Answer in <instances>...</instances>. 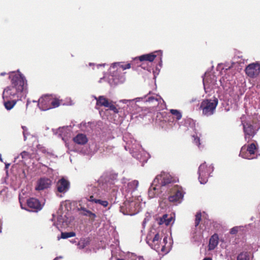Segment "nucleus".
Returning <instances> with one entry per match:
<instances>
[{
  "mask_svg": "<svg viewBox=\"0 0 260 260\" xmlns=\"http://www.w3.org/2000/svg\"><path fill=\"white\" fill-rule=\"evenodd\" d=\"M51 182V180L49 178H41L37 182L36 189L37 190H42L47 189L50 187Z\"/></svg>",
  "mask_w": 260,
  "mask_h": 260,
  "instance_id": "25",
  "label": "nucleus"
},
{
  "mask_svg": "<svg viewBox=\"0 0 260 260\" xmlns=\"http://www.w3.org/2000/svg\"><path fill=\"white\" fill-rule=\"evenodd\" d=\"M50 104H51V109L58 107L60 105L59 100L53 99L51 96Z\"/></svg>",
  "mask_w": 260,
  "mask_h": 260,
  "instance_id": "37",
  "label": "nucleus"
},
{
  "mask_svg": "<svg viewBox=\"0 0 260 260\" xmlns=\"http://www.w3.org/2000/svg\"><path fill=\"white\" fill-rule=\"evenodd\" d=\"M100 198H98L91 202L99 204L103 207H106L108 205V202L106 200H102Z\"/></svg>",
  "mask_w": 260,
  "mask_h": 260,
  "instance_id": "35",
  "label": "nucleus"
},
{
  "mask_svg": "<svg viewBox=\"0 0 260 260\" xmlns=\"http://www.w3.org/2000/svg\"><path fill=\"white\" fill-rule=\"evenodd\" d=\"M6 75V72H2V73L0 74V75H1V76H5V75Z\"/></svg>",
  "mask_w": 260,
  "mask_h": 260,
  "instance_id": "54",
  "label": "nucleus"
},
{
  "mask_svg": "<svg viewBox=\"0 0 260 260\" xmlns=\"http://www.w3.org/2000/svg\"><path fill=\"white\" fill-rule=\"evenodd\" d=\"M245 71L249 77L255 78L259 74L260 65L258 62L250 63L246 67Z\"/></svg>",
  "mask_w": 260,
  "mask_h": 260,
  "instance_id": "18",
  "label": "nucleus"
},
{
  "mask_svg": "<svg viewBox=\"0 0 260 260\" xmlns=\"http://www.w3.org/2000/svg\"><path fill=\"white\" fill-rule=\"evenodd\" d=\"M203 260H212V259L210 257H206L204 258Z\"/></svg>",
  "mask_w": 260,
  "mask_h": 260,
  "instance_id": "56",
  "label": "nucleus"
},
{
  "mask_svg": "<svg viewBox=\"0 0 260 260\" xmlns=\"http://www.w3.org/2000/svg\"><path fill=\"white\" fill-rule=\"evenodd\" d=\"M202 77L205 92L207 93L210 90L218 87L217 83V78L213 74L210 75L206 72Z\"/></svg>",
  "mask_w": 260,
  "mask_h": 260,
  "instance_id": "14",
  "label": "nucleus"
},
{
  "mask_svg": "<svg viewBox=\"0 0 260 260\" xmlns=\"http://www.w3.org/2000/svg\"><path fill=\"white\" fill-rule=\"evenodd\" d=\"M0 160L3 162V159H2V155L0 154Z\"/></svg>",
  "mask_w": 260,
  "mask_h": 260,
  "instance_id": "58",
  "label": "nucleus"
},
{
  "mask_svg": "<svg viewBox=\"0 0 260 260\" xmlns=\"http://www.w3.org/2000/svg\"><path fill=\"white\" fill-rule=\"evenodd\" d=\"M50 95H45L42 96L38 100V106L42 111H46L51 109L50 104Z\"/></svg>",
  "mask_w": 260,
  "mask_h": 260,
  "instance_id": "23",
  "label": "nucleus"
},
{
  "mask_svg": "<svg viewBox=\"0 0 260 260\" xmlns=\"http://www.w3.org/2000/svg\"><path fill=\"white\" fill-rule=\"evenodd\" d=\"M159 242L157 241L155 242H150L149 240H147L146 242L151 247V248L156 251H158L160 249Z\"/></svg>",
  "mask_w": 260,
  "mask_h": 260,
  "instance_id": "33",
  "label": "nucleus"
},
{
  "mask_svg": "<svg viewBox=\"0 0 260 260\" xmlns=\"http://www.w3.org/2000/svg\"><path fill=\"white\" fill-rule=\"evenodd\" d=\"M160 237L159 234H156L152 240V242H155L157 241H160Z\"/></svg>",
  "mask_w": 260,
  "mask_h": 260,
  "instance_id": "46",
  "label": "nucleus"
},
{
  "mask_svg": "<svg viewBox=\"0 0 260 260\" xmlns=\"http://www.w3.org/2000/svg\"><path fill=\"white\" fill-rule=\"evenodd\" d=\"M187 121L190 123V124H192V125H193L194 124V121L192 119H188L187 120Z\"/></svg>",
  "mask_w": 260,
  "mask_h": 260,
  "instance_id": "51",
  "label": "nucleus"
},
{
  "mask_svg": "<svg viewBox=\"0 0 260 260\" xmlns=\"http://www.w3.org/2000/svg\"><path fill=\"white\" fill-rule=\"evenodd\" d=\"M126 180L125 178H123L121 180L122 183L124 184L125 191L127 192L125 197L127 199H130L139 197L137 194L139 181L137 180H134L126 183Z\"/></svg>",
  "mask_w": 260,
  "mask_h": 260,
  "instance_id": "12",
  "label": "nucleus"
},
{
  "mask_svg": "<svg viewBox=\"0 0 260 260\" xmlns=\"http://www.w3.org/2000/svg\"><path fill=\"white\" fill-rule=\"evenodd\" d=\"M27 207L30 209L29 210L31 212H37L42 209V206L39 200L30 198L27 200Z\"/></svg>",
  "mask_w": 260,
  "mask_h": 260,
  "instance_id": "22",
  "label": "nucleus"
},
{
  "mask_svg": "<svg viewBox=\"0 0 260 260\" xmlns=\"http://www.w3.org/2000/svg\"><path fill=\"white\" fill-rule=\"evenodd\" d=\"M240 227L234 226L230 230V234L232 235H235L239 231Z\"/></svg>",
  "mask_w": 260,
  "mask_h": 260,
  "instance_id": "44",
  "label": "nucleus"
},
{
  "mask_svg": "<svg viewBox=\"0 0 260 260\" xmlns=\"http://www.w3.org/2000/svg\"><path fill=\"white\" fill-rule=\"evenodd\" d=\"M71 128L72 127L70 125L59 127L56 130L52 129V131L55 135H57L58 137L61 138L63 141H65L71 135Z\"/></svg>",
  "mask_w": 260,
  "mask_h": 260,
  "instance_id": "20",
  "label": "nucleus"
},
{
  "mask_svg": "<svg viewBox=\"0 0 260 260\" xmlns=\"http://www.w3.org/2000/svg\"><path fill=\"white\" fill-rule=\"evenodd\" d=\"M181 190L174 184L172 177L169 174L161 172L152 182L148 190V197L151 199L158 197L165 199L168 196L170 202L179 204L184 197Z\"/></svg>",
  "mask_w": 260,
  "mask_h": 260,
  "instance_id": "1",
  "label": "nucleus"
},
{
  "mask_svg": "<svg viewBox=\"0 0 260 260\" xmlns=\"http://www.w3.org/2000/svg\"><path fill=\"white\" fill-rule=\"evenodd\" d=\"M146 223H147V222H146V220H144L142 222V225L144 228L145 227Z\"/></svg>",
  "mask_w": 260,
  "mask_h": 260,
  "instance_id": "53",
  "label": "nucleus"
},
{
  "mask_svg": "<svg viewBox=\"0 0 260 260\" xmlns=\"http://www.w3.org/2000/svg\"><path fill=\"white\" fill-rule=\"evenodd\" d=\"M4 100V105L7 110H11L16 105L17 100V99H10L6 98Z\"/></svg>",
  "mask_w": 260,
  "mask_h": 260,
  "instance_id": "28",
  "label": "nucleus"
},
{
  "mask_svg": "<svg viewBox=\"0 0 260 260\" xmlns=\"http://www.w3.org/2000/svg\"><path fill=\"white\" fill-rule=\"evenodd\" d=\"M201 213H197L196 215V219H195V226L197 227L200 223V222L201 220Z\"/></svg>",
  "mask_w": 260,
  "mask_h": 260,
  "instance_id": "42",
  "label": "nucleus"
},
{
  "mask_svg": "<svg viewBox=\"0 0 260 260\" xmlns=\"http://www.w3.org/2000/svg\"><path fill=\"white\" fill-rule=\"evenodd\" d=\"M131 68V64H123L122 62H114L111 64L109 70V83L111 86L122 84L125 80V73L123 71Z\"/></svg>",
  "mask_w": 260,
  "mask_h": 260,
  "instance_id": "3",
  "label": "nucleus"
},
{
  "mask_svg": "<svg viewBox=\"0 0 260 260\" xmlns=\"http://www.w3.org/2000/svg\"><path fill=\"white\" fill-rule=\"evenodd\" d=\"M173 220V221H174V220L173 219V216L171 215L169 216V215H168L167 218L166 219V221L165 222L164 224L166 225H169V224H171V221Z\"/></svg>",
  "mask_w": 260,
  "mask_h": 260,
  "instance_id": "43",
  "label": "nucleus"
},
{
  "mask_svg": "<svg viewBox=\"0 0 260 260\" xmlns=\"http://www.w3.org/2000/svg\"><path fill=\"white\" fill-rule=\"evenodd\" d=\"M170 112L174 116L177 120H179L181 119L182 115L179 110L177 109H171L170 110Z\"/></svg>",
  "mask_w": 260,
  "mask_h": 260,
  "instance_id": "32",
  "label": "nucleus"
},
{
  "mask_svg": "<svg viewBox=\"0 0 260 260\" xmlns=\"http://www.w3.org/2000/svg\"><path fill=\"white\" fill-rule=\"evenodd\" d=\"M10 166V164H5V167H6V168H8Z\"/></svg>",
  "mask_w": 260,
  "mask_h": 260,
  "instance_id": "57",
  "label": "nucleus"
},
{
  "mask_svg": "<svg viewBox=\"0 0 260 260\" xmlns=\"http://www.w3.org/2000/svg\"><path fill=\"white\" fill-rule=\"evenodd\" d=\"M74 142L79 145H83L88 142V139L86 135L84 134H78L73 138Z\"/></svg>",
  "mask_w": 260,
  "mask_h": 260,
  "instance_id": "27",
  "label": "nucleus"
},
{
  "mask_svg": "<svg viewBox=\"0 0 260 260\" xmlns=\"http://www.w3.org/2000/svg\"><path fill=\"white\" fill-rule=\"evenodd\" d=\"M218 244V236L217 234L212 235L209 240V249L213 250Z\"/></svg>",
  "mask_w": 260,
  "mask_h": 260,
  "instance_id": "29",
  "label": "nucleus"
},
{
  "mask_svg": "<svg viewBox=\"0 0 260 260\" xmlns=\"http://www.w3.org/2000/svg\"><path fill=\"white\" fill-rule=\"evenodd\" d=\"M192 138H193V142L194 144H195L198 147H200V138L197 136V135L192 136Z\"/></svg>",
  "mask_w": 260,
  "mask_h": 260,
  "instance_id": "41",
  "label": "nucleus"
},
{
  "mask_svg": "<svg viewBox=\"0 0 260 260\" xmlns=\"http://www.w3.org/2000/svg\"><path fill=\"white\" fill-rule=\"evenodd\" d=\"M167 216L168 214H165L161 217H159L158 219H157L158 223L159 225L164 224L165 222L166 221Z\"/></svg>",
  "mask_w": 260,
  "mask_h": 260,
  "instance_id": "40",
  "label": "nucleus"
},
{
  "mask_svg": "<svg viewBox=\"0 0 260 260\" xmlns=\"http://www.w3.org/2000/svg\"><path fill=\"white\" fill-rule=\"evenodd\" d=\"M89 66H95L96 68L99 69L100 67H105L106 66H108L106 63H101V64H94V63H89Z\"/></svg>",
  "mask_w": 260,
  "mask_h": 260,
  "instance_id": "45",
  "label": "nucleus"
},
{
  "mask_svg": "<svg viewBox=\"0 0 260 260\" xmlns=\"http://www.w3.org/2000/svg\"><path fill=\"white\" fill-rule=\"evenodd\" d=\"M110 181L101 182V180L94 184L88 185L86 189L88 195L85 197L87 201L90 202L98 198H102L107 192H109V185L111 187Z\"/></svg>",
  "mask_w": 260,
  "mask_h": 260,
  "instance_id": "4",
  "label": "nucleus"
},
{
  "mask_svg": "<svg viewBox=\"0 0 260 260\" xmlns=\"http://www.w3.org/2000/svg\"><path fill=\"white\" fill-rule=\"evenodd\" d=\"M161 55L162 56V51L160 50L155 51L153 52L142 55L138 57H136L135 59L138 58L140 61H148L152 62L157 56Z\"/></svg>",
  "mask_w": 260,
  "mask_h": 260,
  "instance_id": "21",
  "label": "nucleus"
},
{
  "mask_svg": "<svg viewBox=\"0 0 260 260\" xmlns=\"http://www.w3.org/2000/svg\"><path fill=\"white\" fill-rule=\"evenodd\" d=\"M89 240L88 238H81L78 243V247L79 249H84L86 246L89 244Z\"/></svg>",
  "mask_w": 260,
  "mask_h": 260,
  "instance_id": "31",
  "label": "nucleus"
},
{
  "mask_svg": "<svg viewBox=\"0 0 260 260\" xmlns=\"http://www.w3.org/2000/svg\"><path fill=\"white\" fill-rule=\"evenodd\" d=\"M26 95L21 92L17 88H14L12 85L7 86L5 88L3 92V99L5 100L6 98L10 99H17V101L21 100L22 98L25 99Z\"/></svg>",
  "mask_w": 260,
  "mask_h": 260,
  "instance_id": "13",
  "label": "nucleus"
},
{
  "mask_svg": "<svg viewBox=\"0 0 260 260\" xmlns=\"http://www.w3.org/2000/svg\"><path fill=\"white\" fill-rule=\"evenodd\" d=\"M9 78L11 80V85L17 88L21 92L26 95L27 91V80L25 76L19 71L12 72L10 73Z\"/></svg>",
  "mask_w": 260,
  "mask_h": 260,
  "instance_id": "8",
  "label": "nucleus"
},
{
  "mask_svg": "<svg viewBox=\"0 0 260 260\" xmlns=\"http://www.w3.org/2000/svg\"><path fill=\"white\" fill-rule=\"evenodd\" d=\"M29 103H30V102H29L28 100H27V103H26V107H27V106H28V104H29Z\"/></svg>",
  "mask_w": 260,
  "mask_h": 260,
  "instance_id": "59",
  "label": "nucleus"
},
{
  "mask_svg": "<svg viewBox=\"0 0 260 260\" xmlns=\"http://www.w3.org/2000/svg\"><path fill=\"white\" fill-rule=\"evenodd\" d=\"M214 171V167L213 165L208 166L206 162H204L200 165L199 167L198 174L199 175V180L201 184H205L208 181V177L210 176V174Z\"/></svg>",
  "mask_w": 260,
  "mask_h": 260,
  "instance_id": "11",
  "label": "nucleus"
},
{
  "mask_svg": "<svg viewBox=\"0 0 260 260\" xmlns=\"http://www.w3.org/2000/svg\"><path fill=\"white\" fill-rule=\"evenodd\" d=\"M70 185V182L65 178H62L56 183L57 190L60 193H65L69 190Z\"/></svg>",
  "mask_w": 260,
  "mask_h": 260,
  "instance_id": "24",
  "label": "nucleus"
},
{
  "mask_svg": "<svg viewBox=\"0 0 260 260\" xmlns=\"http://www.w3.org/2000/svg\"><path fill=\"white\" fill-rule=\"evenodd\" d=\"M91 122H82L80 124L79 128L83 132H89L91 130Z\"/></svg>",
  "mask_w": 260,
  "mask_h": 260,
  "instance_id": "30",
  "label": "nucleus"
},
{
  "mask_svg": "<svg viewBox=\"0 0 260 260\" xmlns=\"http://www.w3.org/2000/svg\"><path fill=\"white\" fill-rule=\"evenodd\" d=\"M21 128L23 129L22 134L23 136L24 141H25L27 140V137L30 135V133L28 132V128L25 126H21Z\"/></svg>",
  "mask_w": 260,
  "mask_h": 260,
  "instance_id": "38",
  "label": "nucleus"
},
{
  "mask_svg": "<svg viewBox=\"0 0 260 260\" xmlns=\"http://www.w3.org/2000/svg\"><path fill=\"white\" fill-rule=\"evenodd\" d=\"M257 118H254L252 121H242L243 132L245 140L249 142L255 135L257 132L260 128V115Z\"/></svg>",
  "mask_w": 260,
  "mask_h": 260,
  "instance_id": "7",
  "label": "nucleus"
},
{
  "mask_svg": "<svg viewBox=\"0 0 260 260\" xmlns=\"http://www.w3.org/2000/svg\"><path fill=\"white\" fill-rule=\"evenodd\" d=\"M73 219V217L67 213H62L61 214H59V213H58L57 224L66 228L70 225Z\"/></svg>",
  "mask_w": 260,
  "mask_h": 260,
  "instance_id": "19",
  "label": "nucleus"
},
{
  "mask_svg": "<svg viewBox=\"0 0 260 260\" xmlns=\"http://www.w3.org/2000/svg\"><path fill=\"white\" fill-rule=\"evenodd\" d=\"M141 197L137 198L127 199L123 205L120 207V211L124 215H135L139 213L141 209L140 207V200Z\"/></svg>",
  "mask_w": 260,
  "mask_h": 260,
  "instance_id": "6",
  "label": "nucleus"
},
{
  "mask_svg": "<svg viewBox=\"0 0 260 260\" xmlns=\"http://www.w3.org/2000/svg\"><path fill=\"white\" fill-rule=\"evenodd\" d=\"M2 232V228L1 226H0V233Z\"/></svg>",
  "mask_w": 260,
  "mask_h": 260,
  "instance_id": "60",
  "label": "nucleus"
},
{
  "mask_svg": "<svg viewBox=\"0 0 260 260\" xmlns=\"http://www.w3.org/2000/svg\"><path fill=\"white\" fill-rule=\"evenodd\" d=\"M256 149L257 146L255 143H252L246 148L245 146L242 147L239 156L245 159H253L254 157H251V155L254 154Z\"/></svg>",
  "mask_w": 260,
  "mask_h": 260,
  "instance_id": "17",
  "label": "nucleus"
},
{
  "mask_svg": "<svg viewBox=\"0 0 260 260\" xmlns=\"http://www.w3.org/2000/svg\"><path fill=\"white\" fill-rule=\"evenodd\" d=\"M237 260H249L248 255L247 252H241L237 256Z\"/></svg>",
  "mask_w": 260,
  "mask_h": 260,
  "instance_id": "39",
  "label": "nucleus"
},
{
  "mask_svg": "<svg viewBox=\"0 0 260 260\" xmlns=\"http://www.w3.org/2000/svg\"><path fill=\"white\" fill-rule=\"evenodd\" d=\"M158 56H159L158 58H159V61L156 67V68H155L156 71L154 72V78H156V76H155L156 72H157L156 74H157V75H158L159 72H160L161 68L162 67V56H161V55H159Z\"/></svg>",
  "mask_w": 260,
  "mask_h": 260,
  "instance_id": "34",
  "label": "nucleus"
},
{
  "mask_svg": "<svg viewBox=\"0 0 260 260\" xmlns=\"http://www.w3.org/2000/svg\"><path fill=\"white\" fill-rule=\"evenodd\" d=\"M167 240H168V237L167 236H165L164 238V239H163V242L164 243H165V245L162 246V248H161V251H164V249H165V245L166 244H167Z\"/></svg>",
  "mask_w": 260,
  "mask_h": 260,
  "instance_id": "49",
  "label": "nucleus"
},
{
  "mask_svg": "<svg viewBox=\"0 0 260 260\" xmlns=\"http://www.w3.org/2000/svg\"><path fill=\"white\" fill-rule=\"evenodd\" d=\"M151 218V215L149 213H147L145 215V217L144 220H146V222H148L150 220Z\"/></svg>",
  "mask_w": 260,
  "mask_h": 260,
  "instance_id": "48",
  "label": "nucleus"
},
{
  "mask_svg": "<svg viewBox=\"0 0 260 260\" xmlns=\"http://www.w3.org/2000/svg\"><path fill=\"white\" fill-rule=\"evenodd\" d=\"M218 103V98L214 96L211 99L203 100L200 105L204 115L209 116L213 115Z\"/></svg>",
  "mask_w": 260,
  "mask_h": 260,
  "instance_id": "10",
  "label": "nucleus"
},
{
  "mask_svg": "<svg viewBox=\"0 0 260 260\" xmlns=\"http://www.w3.org/2000/svg\"><path fill=\"white\" fill-rule=\"evenodd\" d=\"M140 102H143L153 107H155L159 104H161V103H165L160 96L154 94L151 91H149L148 93L142 97H138L132 100L124 99L119 101V103H122L126 105V113L135 112L137 107L136 103Z\"/></svg>",
  "mask_w": 260,
  "mask_h": 260,
  "instance_id": "2",
  "label": "nucleus"
},
{
  "mask_svg": "<svg viewBox=\"0 0 260 260\" xmlns=\"http://www.w3.org/2000/svg\"><path fill=\"white\" fill-rule=\"evenodd\" d=\"M75 236L76 233L74 232H61L60 238L66 239L70 237H75Z\"/></svg>",
  "mask_w": 260,
  "mask_h": 260,
  "instance_id": "36",
  "label": "nucleus"
},
{
  "mask_svg": "<svg viewBox=\"0 0 260 260\" xmlns=\"http://www.w3.org/2000/svg\"><path fill=\"white\" fill-rule=\"evenodd\" d=\"M127 147L129 149L133 157L136 158L141 162H147L146 158L143 157L144 152H142L140 151L141 146H140L139 144H133V141H131V143L128 142L127 143V146H125L126 150L127 149Z\"/></svg>",
  "mask_w": 260,
  "mask_h": 260,
  "instance_id": "15",
  "label": "nucleus"
},
{
  "mask_svg": "<svg viewBox=\"0 0 260 260\" xmlns=\"http://www.w3.org/2000/svg\"><path fill=\"white\" fill-rule=\"evenodd\" d=\"M138 260H144V258H143V257L140 256L138 257Z\"/></svg>",
  "mask_w": 260,
  "mask_h": 260,
  "instance_id": "55",
  "label": "nucleus"
},
{
  "mask_svg": "<svg viewBox=\"0 0 260 260\" xmlns=\"http://www.w3.org/2000/svg\"><path fill=\"white\" fill-rule=\"evenodd\" d=\"M219 83L222 88L231 96H239L242 95L244 92V83L241 85H234L235 83L233 75H230L226 73L224 76L219 80Z\"/></svg>",
  "mask_w": 260,
  "mask_h": 260,
  "instance_id": "5",
  "label": "nucleus"
},
{
  "mask_svg": "<svg viewBox=\"0 0 260 260\" xmlns=\"http://www.w3.org/2000/svg\"><path fill=\"white\" fill-rule=\"evenodd\" d=\"M236 227H240L239 231H242L244 228V226H236Z\"/></svg>",
  "mask_w": 260,
  "mask_h": 260,
  "instance_id": "52",
  "label": "nucleus"
},
{
  "mask_svg": "<svg viewBox=\"0 0 260 260\" xmlns=\"http://www.w3.org/2000/svg\"><path fill=\"white\" fill-rule=\"evenodd\" d=\"M43 166L47 168V172H48V175L51 174L52 173L53 170L52 169L47 167L45 165H43Z\"/></svg>",
  "mask_w": 260,
  "mask_h": 260,
  "instance_id": "50",
  "label": "nucleus"
},
{
  "mask_svg": "<svg viewBox=\"0 0 260 260\" xmlns=\"http://www.w3.org/2000/svg\"><path fill=\"white\" fill-rule=\"evenodd\" d=\"M94 98L96 101V105L108 108L110 110L112 111L115 114H118L120 116L126 114L125 111H122V109H121L118 105H114L112 101L103 95H100L98 98L94 96Z\"/></svg>",
  "mask_w": 260,
  "mask_h": 260,
  "instance_id": "9",
  "label": "nucleus"
},
{
  "mask_svg": "<svg viewBox=\"0 0 260 260\" xmlns=\"http://www.w3.org/2000/svg\"><path fill=\"white\" fill-rule=\"evenodd\" d=\"M20 155L22 158H26L29 156V153L28 152L26 151H23L20 153Z\"/></svg>",
  "mask_w": 260,
  "mask_h": 260,
  "instance_id": "47",
  "label": "nucleus"
},
{
  "mask_svg": "<svg viewBox=\"0 0 260 260\" xmlns=\"http://www.w3.org/2000/svg\"><path fill=\"white\" fill-rule=\"evenodd\" d=\"M78 210L80 212V213L81 215L88 217L91 222L94 221L95 218L96 217V215L95 213L92 212L89 210H87L84 207H81L78 209Z\"/></svg>",
  "mask_w": 260,
  "mask_h": 260,
  "instance_id": "26",
  "label": "nucleus"
},
{
  "mask_svg": "<svg viewBox=\"0 0 260 260\" xmlns=\"http://www.w3.org/2000/svg\"><path fill=\"white\" fill-rule=\"evenodd\" d=\"M117 177L118 174L114 173L111 174L108 179L101 180V182L110 181L111 182V187L109 186V192L111 197L114 198L115 200L117 198L118 193H120L118 192L117 185L115 184L117 182Z\"/></svg>",
  "mask_w": 260,
  "mask_h": 260,
  "instance_id": "16",
  "label": "nucleus"
}]
</instances>
